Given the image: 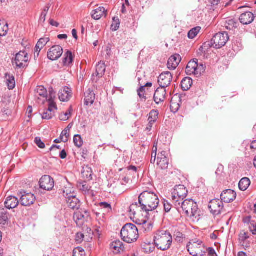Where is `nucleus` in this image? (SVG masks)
<instances>
[{
    "label": "nucleus",
    "mask_w": 256,
    "mask_h": 256,
    "mask_svg": "<svg viewBox=\"0 0 256 256\" xmlns=\"http://www.w3.org/2000/svg\"><path fill=\"white\" fill-rule=\"evenodd\" d=\"M106 71V66L104 63L99 62L96 66V74L98 78L102 77Z\"/></svg>",
    "instance_id": "obj_32"
},
{
    "label": "nucleus",
    "mask_w": 256,
    "mask_h": 256,
    "mask_svg": "<svg viewBox=\"0 0 256 256\" xmlns=\"http://www.w3.org/2000/svg\"><path fill=\"white\" fill-rule=\"evenodd\" d=\"M85 216L82 214V212L80 210L75 212L74 215V220L78 226H80L83 224Z\"/></svg>",
    "instance_id": "obj_29"
},
{
    "label": "nucleus",
    "mask_w": 256,
    "mask_h": 256,
    "mask_svg": "<svg viewBox=\"0 0 256 256\" xmlns=\"http://www.w3.org/2000/svg\"><path fill=\"white\" fill-rule=\"evenodd\" d=\"M74 142L76 146L80 148L83 144V141L81 136L79 134L75 135L74 138Z\"/></svg>",
    "instance_id": "obj_45"
},
{
    "label": "nucleus",
    "mask_w": 256,
    "mask_h": 256,
    "mask_svg": "<svg viewBox=\"0 0 256 256\" xmlns=\"http://www.w3.org/2000/svg\"><path fill=\"white\" fill-rule=\"evenodd\" d=\"M154 242L158 249L167 250L172 245V236L168 230H159L154 234Z\"/></svg>",
    "instance_id": "obj_2"
},
{
    "label": "nucleus",
    "mask_w": 256,
    "mask_h": 256,
    "mask_svg": "<svg viewBox=\"0 0 256 256\" xmlns=\"http://www.w3.org/2000/svg\"><path fill=\"white\" fill-rule=\"evenodd\" d=\"M172 79V74L169 72H164L160 75L158 82L160 87L165 88L170 84Z\"/></svg>",
    "instance_id": "obj_12"
},
{
    "label": "nucleus",
    "mask_w": 256,
    "mask_h": 256,
    "mask_svg": "<svg viewBox=\"0 0 256 256\" xmlns=\"http://www.w3.org/2000/svg\"><path fill=\"white\" fill-rule=\"evenodd\" d=\"M181 60V56L178 54H175L172 56L168 61V68L170 70H175L179 64Z\"/></svg>",
    "instance_id": "obj_17"
},
{
    "label": "nucleus",
    "mask_w": 256,
    "mask_h": 256,
    "mask_svg": "<svg viewBox=\"0 0 256 256\" xmlns=\"http://www.w3.org/2000/svg\"><path fill=\"white\" fill-rule=\"evenodd\" d=\"M166 154V152L162 151L158 155L157 164L162 170H166L168 168L169 162Z\"/></svg>",
    "instance_id": "obj_14"
},
{
    "label": "nucleus",
    "mask_w": 256,
    "mask_h": 256,
    "mask_svg": "<svg viewBox=\"0 0 256 256\" xmlns=\"http://www.w3.org/2000/svg\"><path fill=\"white\" fill-rule=\"evenodd\" d=\"M95 100V94L93 90L88 89L84 93V104L85 106H91Z\"/></svg>",
    "instance_id": "obj_25"
},
{
    "label": "nucleus",
    "mask_w": 256,
    "mask_h": 256,
    "mask_svg": "<svg viewBox=\"0 0 256 256\" xmlns=\"http://www.w3.org/2000/svg\"><path fill=\"white\" fill-rule=\"evenodd\" d=\"M120 235L124 242L132 243L137 240L138 232L137 227L132 224H127L122 228Z\"/></svg>",
    "instance_id": "obj_4"
},
{
    "label": "nucleus",
    "mask_w": 256,
    "mask_h": 256,
    "mask_svg": "<svg viewBox=\"0 0 256 256\" xmlns=\"http://www.w3.org/2000/svg\"><path fill=\"white\" fill-rule=\"evenodd\" d=\"M243 222L244 224H248L249 225L251 224L252 222H254V221L251 220V216H248L244 218L243 219Z\"/></svg>",
    "instance_id": "obj_58"
},
{
    "label": "nucleus",
    "mask_w": 256,
    "mask_h": 256,
    "mask_svg": "<svg viewBox=\"0 0 256 256\" xmlns=\"http://www.w3.org/2000/svg\"><path fill=\"white\" fill-rule=\"evenodd\" d=\"M72 96V90L67 86L62 88L58 92V98L62 102H68Z\"/></svg>",
    "instance_id": "obj_20"
},
{
    "label": "nucleus",
    "mask_w": 256,
    "mask_h": 256,
    "mask_svg": "<svg viewBox=\"0 0 256 256\" xmlns=\"http://www.w3.org/2000/svg\"><path fill=\"white\" fill-rule=\"evenodd\" d=\"M63 53L62 48L58 45L52 46L48 52V58L51 60L58 59Z\"/></svg>",
    "instance_id": "obj_13"
},
{
    "label": "nucleus",
    "mask_w": 256,
    "mask_h": 256,
    "mask_svg": "<svg viewBox=\"0 0 256 256\" xmlns=\"http://www.w3.org/2000/svg\"><path fill=\"white\" fill-rule=\"evenodd\" d=\"M80 190L83 192V193L90 197L94 196V192L92 190H90L88 185L86 182L80 184L79 186Z\"/></svg>",
    "instance_id": "obj_28"
},
{
    "label": "nucleus",
    "mask_w": 256,
    "mask_h": 256,
    "mask_svg": "<svg viewBox=\"0 0 256 256\" xmlns=\"http://www.w3.org/2000/svg\"><path fill=\"white\" fill-rule=\"evenodd\" d=\"M42 49V48H41L40 47L38 48V46L36 45V48H35L34 52V56L35 58H38V56L39 54Z\"/></svg>",
    "instance_id": "obj_59"
},
{
    "label": "nucleus",
    "mask_w": 256,
    "mask_h": 256,
    "mask_svg": "<svg viewBox=\"0 0 256 256\" xmlns=\"http://www.w3.org/2000/svg\"><path fill=\"white\" fill-rule=\"evenodd\" d=\"M200 30L201 28L200 26H196L194 28H192L188 32V38L190 39L194 38L200 32Z\"/></svg>",
    "instance_id": "obj_40"
},
{
    "label": "nucleus",
    "mask_w": 256,
    "mask_h": 256,
    "mask_svg": "<svg viewBox=\"0 0 256 256\" xmlns=\"http://www.w3.org/2000/svg\"><path fill=\"white\" fill-rule=\"evenodd\" d=\"M206 66L202 64H198L197 59H193L188 62L186 68V72L188 75H194L199 77L204 72Z\"/></svg>",
    "instance_id": "obj_5"
},
{
    "label": "nucleus",
    "mask_w": 256,
    "mask_h": 256,
    "mask_svg": "<svg viewBox=\"0 0 256 256\" xmlns=\"http://www.w3.org/2000/svg\"><path fill=\"white\" fill-rule=\"evenodd\" d=\"M54 184L53 178L47 175L42 176L39 181L40 188L47 191L52 189L54 186Z\"/></svg>",
    "instance_id": "obj_10"
},
{
    "label": "nucleus",
    "mask_w": 256,
    "mask_h": 256,
    "mask_svg": "<svg viewBox=\"0 0 256 256\" xmlns=\"http://www.w3.org/2000/svg\"><path fill=\"white\" fill-rule=\"evenodd\" d=\"M159 202L158 196L153 192L144 191L138 196L139 206L143 211L149 212L156 209Z\"/></svg>",
    "instance_id": "obj_1"
},
{
    "label": "nucleus",
    "mask_w": 256,
    "mask_h": 256,
    "mask_svg": "<svg viewBox=\"0 0 256 256\" xmlns=\"http://www.w3.org/2000/svg\"><path fill=\"white\" fill-rule=\"evenodd\" d=\"M104 16H106V10L102 6L98 7L93 10L92 12V17L95 20H100Z\"/></svg>",
    "instance_id": "obj_26"
},
{
    "label": "nucleus",
    "mask_w": 256,
    "mask_h": 256,
    "mask_svg": "<svg viewBox=\"0 0 256 256\" xmlns=\"http://www.w3.org/2000/svg\"><path fill=\"white\" fill-rule=\"evenodd\" d=\"M120 25V22L119 18L117 16L114 17L112 18V23L111 25V30L112 31L117 30L119 28Z\"/></svg>",
    "instance_id": "obj_42"
},
{
    "label": "nucleus",
    "mask_w": 256,
    "mask_h": 256,
    "mask_svg": "<svg viewBox=\"0 0 256 256\" xmlns=\"http://www.w3.org/2000/svg\"><path fill=\"white\" fill-rule=\"evenodd\" d=\"M144 86H141L140 88L138 90V96L140 98H144Z\"/></svg>",
    "instance_id": "obj_56"
},
{
    "label": "nucleus",
    "mask_w": 256,
    "mask_h": 256,
    "mask_svg": "<svg viewBox=\"0 0 256 256\" xmlns=\"http://www.w3.org/2000/svg\"><path fill=\"white\" fill-rule=\"evenodd\" d=\"M174 238L176 241L178 242H182L184 238V234L180 232H175Z\"/></svg>",
    "instance_id": "obj_49"
},
{
    "label": "nucleus",
    "mask_w": 256,
    "mask_h": 256,
    "mask_svg": "<svg viewBox=\"0 0 256 256\" xmlns=\"http://www.w3.org/2000/svg\"><path fill=\"white\" fill-rule=\"evenodd\" d=\"M28 54L25 51H20L16 55L14 63L18 68H24L25 64L28 62Z\"/></svg>",
    "instance_id": "obj_11"
},
{
    "label": "nucleus",
    "mask_w": 256,
    "mask_h": 256,
    "mask_svg": "<svg viewBox=\"0 0 256 256\" xmlns=\"http://www.w3.org/2000/svg\"><path fill=\"white\" fill-rule=\"evenodd\" d=\"M55 98L56 92H54V89L51 88L49 90L48 97H47V100L48 101V104H56L54 102Z\"/></svg>",
    "instance_id": "obj_44"
},
{
    "label": "nucleus",
    "mask_w": 256,
    "mask_h": 256,
    "mask_svg": "<svg viewBox=\"0 0 256 256\" xmlns=\"http://www.w3.org/2000/svg\"><path fill=\"white\" fill-rule=\"evenodd\" d=\"M174 208L180 212L184 214L189 217H196L198 215L197 204L192 199H187L177 203Z\"/></svg>",
    "instance_id": "obj_3"
},
{
    "label": "nucleus",
    "mask_w": 256,
    "mask_h": 256,
    "mask_svg": "<svg viewBox=\"0 0 256 256\" xmlns=\"http://www.w3.org/2000/svg\"><path fill=\"white\" fill-rule=\"evenodd\" d=\"M66 153L64 150H62L61 151L60 156L62 159H64L66 157Z\"/></svg>",
    "instance_id": "obj_62"
},
{
    "label": "nucleus",
    "mask_w": 256,
    "mask_h": 256,
    "mask_svg": "<svg viewBox=\"0 0 256 256\" xmlns=\"http://www.w3.org/2000/svg\"><path fill=\"white\" fill-rule=\"evenodd\" d=\"M56 110V104H48V108L44 110L42 114V118L44 120L51 119L54 116L55 111Z\"/></svg>",
    "instance_id": "obj_19"
},
{
    "label": "nucleus",
    "mask_w": 256,
    "mask_h": 256,
    "mask_svg": "<svg viewBox=\"0 0 256 256\" xmlns=\"http://www.w3.org/2000/svg\"><path fill=\"white\" fill-rule=\"evenodd\" d=\"M84 238V234L82 232H78L76 236V241L78 243H81Z\"/></svg>",
    "instance_id": "obj_55"
},
{
    "label": "nucleus",
    "mask_w": 256,
    "mask_h": 256,
    "mask_svg": "<svg viewBox=\"0 0 256 256\" xmlns=\"http://www.w3.org/2000/svg\"><path fill=\"white\" fill-rule=\"evenodd\" d=\"M6 83L10 90H12L16 86V82L14 77L10 74H6Z\"/></svg>",
    "instance_id": "obj_33"
},
{
    "label": "nucleus",
    "mask_w": 256,
    "mask_h": 256,
    "mask_svg": "<svg viewBox=\"0 0 256 256\" xmlns=\"http://www.w3.org/2000/svg\"><path fill=\"white\" fill-rule=\"evenodd\" d=\"M223 201L218 198L214 199L210 201L208 208L212 214L214 216L220 214L224 208Z\"/></svg>",
    "instance_id": "obj_9"
},
{
    "label": "nucleus",
    "mask_w": 256,
    "mask_h": 256,
    "mask_svg": "<svg viewBox=\"0 0 256 256\" xmlns=\"http://www.w3.org/2000/svg\"><path fill=\"white\" fill-rule=\"evenodd\" d=\"M73 60V56L71 52L68 51L64 54V64H69L72 62Z\"/></svg>",
    "instance_id": "obj_43"
},
{
    "label": "nucleus",
    "mask_w": 256,
    "mask_h": 256,
    "mask_svg": "<svg viewBox=\"0 0 256 256\" xmlns=\"http://www.w3.org/2000/svg\"><path fill=\"white\" fill-rule=\"evenodd\" d=\"M229 40L228 34L226 32L216 34L212 38L210 42L211 46L220 48L224 46Z\"/></svg>",
    "instance_id": "obj_8"
},
{
    "label": "nucleus",
    "mask_w": 256,
    "mask_h": 256,
    "mask_svg": "<svg viewBox=\"0 0 256 256\" xmlns=\"http://www.w3.org/2000/svg\"><path fill=\"white\" fill-rule=\"evenodd\" d=\"M85 252L82 248H78L73 252V256H84Z\"/></svg>",
    "instance_id": "obj_51"
},
{
    "label": "nucleus",
    "mask_w": 256,
    "mask_h": 256,
    "mask_svg": "<svg viewBox=\"0 0 256 256\" xmlns=\"http://www.w3.org/2000/svg\"><path fill=\"white\" fill-rule=\"evenodd\" d=\"M250 148L251 149L256 150V140H254L251 142Z\"/></svg>",
    "instance_id": "obj_64"
},
{
    "label": "nucleus",
    "mask_w": 256,
    "mask_h": 256,
    "mask_svg": "<svg viewBox=\"0 0 256 256\" xmlns=\"http://www.w3.org/2000/svg\"><path fill=\"white\" fill-rule=\"evenodd\" d=\"M8 220V214L4 210H0V224L2 225L6 224Z\"/></svg>",
    "instance_id": "obj_39"
},
{
    "label": "nucleus",
    "mask_w": 256,
    "mask_h": 256,
    "mask_svg": "<svg viewBox=\"0 0 256 256\" xmlns=\"http://www.w3.org/2000/svg\"><path fill=\"white\" fill-rule=\"evenodd\" d=\"M98 206L101 208L104 214L110 212L112 210L111 205L106 202H101L98 204Z\"/></svg>",
    "instance_id": "obj_36"
},
{
    "label": "nucleus",
    "mask_w": 256,
    "mask_h": 256,
    "mask_svg": "<svg viewBox=\"0 0 256 256\" xmlns=\"http://www.w3.org/2000/svg\"><path fill=\"white\" fill-rule=\"evenodd\" d=\"M254 14L250 12L242 14L239 18L240 22L245 25L251 24L254 21Z\"/></svg>",
    "instance_id": "obj_22"
},
{
    "label": "nucleus",
    "mask_w": 256,
    "mask_h": 256,
    "mask_svg": "<svg viewBox=\"0 0 256 256\" xmlns=\"http://www.w3.org/2000/svg\"><path fill=\"white\" fill-rule=\"evenodd\" d=\"M35 91L40 96L44 98L45 100H47V90L44 86H38Z\"/></svg>",
    "instance_id": "obj_37"
},
{
    "label": "nucleus",
    "mask_w": 256,
    "mask_h": 256,
    "mask_svg": "<svg viewBox=\"0 0 256 256\" xmlns=\"http://www.w3.org/2000/svg\"><path fill=\"white\" fill-rule=\"evenodd\" d=\"M68 206L71 209L74 210H79L80 206V202L76 197V194L74 196H70L68 198L66 199Z\"/></svg>",
    "instance_id": "obj_18"
},
{
    "label": "nucleus",
    "mask_w": 256,
    "mask_h": 256,
    "mask_svg": "<svg viewBox=\"0 0 256 256\" xmlns=\"http://www.w3.org/2000/svg\"><path fill=\"white\" fill-rule=\"evenodd\" d=\"M110 248L114 253L118 254L124 250L123 243L120 240H115L110 244Z\"/></svg>",
    "instance_id": "obj_24"
},
{
    "label": "nucleus",
    "mask_w": 256,
    "mask_h": 256,
    "mask_svg": "<svg viewBox=\"0 0 256 256\" xmlns=\"http://www.w3.org/2000/svg\"><path fill=\"white\" fill-rule=\"evenodd\" d=\"M250 184V181L248 178H242L238 183V187L240 190L242 191L246 190Z\"/></svg>",
    "instance_id": "obj_31"
},
{
    "label": "nucleus",
    "mask_w": 256,
    "mask_h": 256,
    "mask_svg": "<svg viewBox=\"0 0 256 256\" xmlns=\"http://www.w3.org/2000/svg\"><path fill=\"white\" fill-rule=\"evenodd\" d=\"M82 173L83 176L88 180L92 179V170L89 166H86L84 167Z\"/></svg>",
    "instance_id": "obj_38"
},
{
    "label": "nucleus",
    "mask_w": 256,
    "mask_h": 256,
    "mask_svg": "<svg viewBox=\"0 0 256 256\" xmlns=\"http://www.w3.org/2000/svg\"><path fill=\"white\" fill-rule=\"evenodd\" d=\"M73 110L70 106L66 112H62L59 115V119L61 121H66L68 120L72 116Z\"/></svg>",
    "instance_id": "obj_34"
},
{
    "label": "nucleus",
    "mask_w": 256,
    "mask_h": 256,
    "mask_svg": "<svg viewBox=\"0 0 256 256\" xmlns=\"http://www.w3.org/2000/svg\"><path fill=\"white\" fill-rule=\"evenodd\" d=\"M208 250L209 254L210 256H212L214 254H216L215 250L212 248H209L208 249Z\"/></svg>",
    "instance_id": "obj_63"
},
{
    "label": "nucleus",
    "mask_w": 256,
    "mask_h": 256,
    "mask_svg": "<svg viewBox=\"0 0 256 256\" xmlns=\"http://www.w3.org/2000/svg\"><path fill=\"white\" fill-rule=\"evenodd\" d=\"M164 204V211L166 212H170V210L172 209V206H174L173 204H172L170 202H168V200H164L163 202Z\"/></svg>",
    "instance_id": "obj_52"
},
{
    "label": "nucleus",
    "mask_w": 256,
    "mask_h": 256,
    "mask_svg": "<svg viewBox=\"0 0 256 256\" xmlns=\"http://www.w3.org/2000/svg\"><path fill=\"white\" fill-rule=\"evenodd\" d=\"M50 41L49 38H41L38 41L36 46H38V47L43 48L46 44L47 43Z\"/></svg>",
    "instance_id": "obj_47"
},
{
    "label": "nucleus",
    "mask_w": 256,
    "mask_h": 256,
    "mask_svg": "<svg viewBox=\"0 0 256 256\" xmlns=\"http://www.w3.org/2000/svg\"><path fill=\"white\" fill-rule=\"evenodd\" d=\"M249 230L250 232L254 235H256V224L255 222H252L251 224L249 225Z\"/></svg>",
    "instance_id": "obj_57"
},
{
    "label": "nucleus",
    "mask_w": 256,
    "mask_h": 256,
    "mask_svg": "<svg viewBox=\"0 0 256 256\" xmlns=\"http://www.w3.org/2000/svg\"><path fill=\"white\" fill-rule=\"evenodd\" d=\"M36 144L40 148H44L45 147L44 144L42 141L41 139L39 137L35 138L34 140Z\"/></svg>",
    "instance_id": "obj_54"
},
{
    "label": "nucleus",
    "mask_w": 256,
    "mask_h": 256,
    "mask_svg": "<svg viewBox=\"0 0 256 256\" xmlns=\"http://www.w3.org/2000/svg\"><path fill=\"white\" fill-rule=\"evenodd\" d=\"M8 30V24L4 21L0 20V36H6Z\"/></svg>",
    "instance_id": "obj_35"
},
{
    "label": "nucleus",
    "mask_w": 256,
    "mask_h": 256,
    "mask_svg": "<svg viewBox=\"0 0 256 256\" xmlns=\"http://www.w3.org/2000/svg\"><path fill=\"white\" fill-rule=\"evenodd\" d=\"M35 200L36 196L34 194L24 192L20 197V202L22 206H28L32 204Z\"/></svg>",
    "instance_id": "obj_15"
},
{
    "label": "nucleus",
    "mask_w": 256,
    "mask_h": 256,
    "mask_svg": "<svg viewBox=\"0 0 256 256\" xmlns=\"http://www.w3.org/2000/svg\"><path fill=\"white\" fill-rule=\"evenodd\" d=\"M62 194L63 196L66 199L70 196H74L76 195L74 188L72 186V184L67 183L62 190Z\"/></svg>",
    "instance_id": "obj_27"
},
{
    "label": "nucleus",
    "mask_w": 256,
    "mask_h": 256,
    "mask_svg": "<svg viewBox=\"0 0 256 256\" xmlns=\"http://www.w3.org/2000/svg\"><path fill=\"white\" fill-rule=\"evenodd\" d=\"M186 248L192 256H202L203 253L205 252L202 242L198 239L191 240L187 244Z\"/></svg>",
    "instance_id": "obj_6"
},
{
    "label": "nucleus",
    "mask_w": 256,
    "mask_h": 256,
    "mask_svg": "<svg viewBox=\"0 0 256 256\" xmlns=\"http://www.w3.org/2000/svg\"><path fill=\"white\" fill-rule=\"evenodd\" d=\"M192 84V80L188 77L184 78L181 82V88L184 91L188 90Z\"/></svg>",
    "instance_id": "obj_30"
},
{
    "label": "nucleus",
    "mask_w": 256,
    "mask_h": 256,
    "mask_svg": "<svg viewBox=\"0 0 256 256\" xmlns=\"http://www.w3.org/2000/svg\"><path fill=\"white\" fill-rule=\"evenodd\" d=\"M50 24L52 26H54L56 27H58L59 26V24L55 22L54 20L50 19Z\"/></svg>",
    "instance_id": "obj_61"
},
{
    "label": "nucleus",
    "mask_w": 256,
    "mask_h": 256,
    "mask_svg": "<svg viewBox=\"0 0 256 256\" xmlns=\"http://www.w3.org/2000/svg\"><path fill=\"white\" fill-rule=\"evenodd\" d=\"M249 238L248 234L247 232H241L239 234V240L240 241L244 242Z\"/></svg>",
    "instance_id": "obj_53"
},
{
    "label": "nucleus",
    "mask_w": 256,
    "mask_h": 256,
    "mask_svg": "<svg viewBox=\"0 0 256 256\" xmlns=\"http://www.w3.org/2000/svg\"><path fill=\"white\" fill-rule=\"evenodd\" d=\"M188 191L184 185L176 186L172 192L171 201L174 206L180 202L187 196Z\"/></svg>",
    "instance_id": "obj_7"
},
{
    "label": "nucleus",
    "mask_w": 256,
    "mask_h": 256,
    "mask_svg": "<svg viewBox=\"0 0 256 256\" xmlns=\"http://www.w3.org/2000/svg\"><path fill=\"white\" fill-rule=\"evenodd\" d=\"M170 108L171 111L172 112L176 113L178 110L180 108V105L178 103L174 102V100H172L170 102Z\"/></svg>",
    "instance_id": "obj_48"
},
{
    "label": "nucleus",
    "mask_w": 256,
    "mask_h": 256,
    "mask_svg": "<svg viewBox=\"0 0 256 256\" xmlns=\"http://www.w3.org/2000/svg\"><path fill=\"white\" fill-rule=\"evenodd\" d=\"M46 12H42L40 18V22L42 23H44L46 20Z\"/></svg>",
    "instance_id": "obj_60"
},
{
    "label": "nucleus",
    "mask_w": 256,
    "mask_h": 256,
    "mask_svg": "<svg viewBox=\"0 0 256 256\" xmlns=\"http://www.w3.org/2000/svg\"><path fill=\"white\" fill-rule=\"evenodd\" d=\"M166 90L162 88H158L156 90L154 96V101L156 104H159L165 100Z\"/></svg>",
    "instance_id": "obj_21"
},
{
    "label": "nucleus",
    "mask_w": 256,
    "mask_h": 256,
    "mask_svg": "<svg viewBox=\"0 0 256 256\" xmlns=\"http://www.w3.org/2000/svg\"><path fill=\"white\" fill-rule=\"evenodd\" d=\"M18 198L16 196H8L4 202L5 206L8 209H12L16 208L19 204Z\"/></svg>",
    "instance_id": "obj_23"
},
{
    "label": "nucleus",
    "mask_w": 256,
    "mask_h": 256,
    "mask_svg": "<svg viewBox=\"0 0 256 256\" xmlns=\"http://www.w3.org/2000/svg\"><path fill=\"white\" fill-rule=\"evenodd\" d=\"M158 112L156 110H152L149 115L148 120L149 123L154 124L157 120L158 118Z\"/></svg>",
    "instance_id": "obj_41"
},
{
    "label": "nucleus",
    "mask_w": 256,
    "mask_h": 256,
    "mask_svg": "<svg viewBox=\"0 0 256 256\" xmlns=\"http://www.w3.org/2000/svg\"><path fill=\"white\" fill-rule=\"evenodd\" d=\"M140 208L139 206V203L136 202L135 204H132L129 208V212H130V216L132 215L134 216L136 214V208Z\"/></svg>",
    "instance_id": "obj_46"
},
{
    "label": "nucleus",
    "mask_w": 256,
    "mask_h": 256,
    "mask_svg": "<svg viewBox=\"0 0 256 256\" xmlns=\"http://www.w3.org/2000/svg\"><path fill=\"white\" fill-rule=\"evenodd\" d=\"M69 136L68 130L66 128L62 132L60 136V139L63 142H66L68 141V138Z\"/></svg>",
    "instance_id": "obj_50"
},
{
    "label": "nucleus",
    "mask_w": 256,
    "mask_h": 256,
    "mask_svg": "<svg viewBox=\"0 0 256 256\" xmlns=\"http://www.w3.org/2000/svg\"><path fill=\"white\" fill-rule=\"evenodd\" d=\"M236 192L230 189L224 190L220 194L221 200L226 203L233 202L236 199Z\"/></svg>",
    "instance_id": "obj_16"
}]
</instances>
